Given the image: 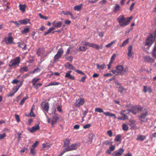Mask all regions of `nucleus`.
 Wrapping results in <instances>:
<instances>
[{
	"label": "nucleus",
	"mask_w": 156,
	"mask_h": 156,
	"mask_svg": "<svg viewBox=\"0 0 156 156\" xmlns=\"http://www.w3.org/2000/svg\"><path fill=\"white\" fill-rule=\"evenodd\" d=\"M140 112V115L138 117L139 120L140 121V123L142 124L145 122L147 121L146 117L148 115L147 110L139 106H136L133 107L131 112L134 114L136 115L139 112Z\"/></svg>",
	"instance_id": "f257e3e1"
},
{
	"label": "nucleus",
	"mask_w": 156,
	"mask_h": 156,
	"mask_svg": "<svg viewBox=\"0 0 156 156\" xmlns=\"http://www.w3.org/2000/svg\"><path fill=\"white\" fill-rule=\"evenodd\" d=\"M128 71V68L126 67L124 68L122 66L119 65L116 67L115 70H112L111 72L114 74L118 75L119 74L122 75H125Z\"/></svg>",
	"instance_id": "f03ea898"
},
{
	"label": "nucleus",
	"mask_w": 156,
	"mask_h": 156,
	"mask_svg": "<svg viewBox=\"0 0 156 156\" xmlns=\"http://www.w3.org/2000/svg\"><path fill=\"white\" fill-rule=\"evenodd\" d=\"M45 50L44 47L40 48L38 49L36 54L38 56H41V58H45L50 53V52L48 51L45 54Z\"/></svg>",
	"instance_id": "7ed1b4c3"
},
{
	"label": "nucleus",
	"mask_w": 156,
	"mask_h": 156,
	"mask_svg": "<svg viewBox=\"0 0 156 156\" xmlns=\"http://www.w3.org/2000/svg\"><path fill=\"white\" fill-rule=\"evenodd\" d=\"M154 37L152 34H149L147 39L145 43V45H151L154 42L156 37V32L154 33Z\"/></svg>",
	"instance_id": "20e7f679"
},
{
	"label": "nucleus",
	"mask_w": 156,
	"mask_h": 156,
	"mask_svg": "<svg viewBox=\"0 0 156 156\" xmlns=\"http://www.w3.org/2000/svg\"><path fill=\"white\" fill-rule=\"evenodd\" d=\"M118 23L121 27H124L128 25L126 18L123 15L120 16L117 19Z\"/></svg>",
	"instance_id": "39448f33"
},
{
	"label": "nucleus",
	"mask_w": 156,
	"mask_h": 156,
	"mask_svg": "<svg viewBox=\"0 0 156 156\" xmlns=\"http://www.w3.org/2000/svg\"><path fill=\"white\" fill-rule=\"evenodd\" d=\"M20 62V58L19 57L15 58L13 60L10 62L9 66L10 67L12 66L15 67L16 65L18 66Z\"/></svg>",
	"instance_id": "423d86ee"
},
{
	"label": "nucleus",
	"mask_w": 156,
	"mask_h": 156,
	"mask_svg": "<svg viewBox=\"0 0 156 156\" xmlns=\"http://www.w3.org/2000/svg\"><path fill=\"white\" fill-rule=\"evenodd\" d=\"M12 33L10 32L8 33V35L9 37H7L5 38V43L7 44H12L13 42V38L12 36Z\"/></svg>",
	"instance_id": "0eeeda50"
},
{
	"label": "nucleus",
	"mask_w": 156,
	"mask_h": 156,
	"mask_svg": "<svg viewBox=\"0 0 156 156\" xmlns=\"http://www.w3.org/2000/svg\"><path fill=\"white\" fill-rule=\"evenodd\" d=\"M78 147V144L77 143H75L71 144L70 146H69L67 147H65V148L66 149V151H68L76 149Z\"/></svg>",
	"instance_id": "6e6552de"
},
{
	"label": "nucleus",
	"mask_w": 156,
	"mask_h": 156,
	"mask_svg": "<svg viewBox=\"0 0 156 156\" xmlns=\"http://www.w3.org/2000/svg\"><path fill=\"white\" fill-rule=\"evenodd\" d=\"M84 99L83 98L78 99L76 102L75 105L76 108H79L80 106L83 105L84 103Z\"/></svg>",
	"instance_id": "1a4fd4ad"
},
{
	"label": "nucleus",
	"mask_w": 156,
	"mask_h": 156,
	"mask_svg": "<svg viewBox=\"0 0 156 156\" xmlns=\"http://www.w3.org/2000/svg\"><path fill=\"white\" fill-rule=\"evenodd\" d=\"M52 119L51 121V125L52 126H54V125L56 123L57 121L59 120V117L58 115L57 114H55V115L52 117Z\"/></svg>",
	"instance_id": "9d476101"
},
{
	"label": "nucleus",
	"mask_w": 156,
	"mask_h": 156,
	"mask_svg": "<svg viewBox=\"0 0 156 156\" xmlns=\"http://www.w3.org/2000/svg\"><path fill=\"white\" fill-rule=\"evenodd\" d=\"M124 150L122 148H120L118 151H115L113 154V155L115 156H120L124 152Z\"/></svg>",
	"instance_id": "9b49d317"
},
{
	"label": "nucleus",
	"mask_w": 156,
	"mask_h": 156,
	"mask_svg": "<svg viewBox=\"0 0 156 156\" xmlns=\"http://www.w3.org/2000/svg\"><path fill=\"white\" fill-rule=\"evenodd\" d=\"M144 60L148 62H154V59L149 56H145L144 57Z\"/></svg>",
	"instance_id": "f8f14e48"
},
{
	"label": "nucleus",
	"mask_w": 156,
	"mask_h": 156,
	"mask_svg": "<svg viewBox=\"0 0 156 156\" xmlns=\"http://www.w3.org/2000/svg\"><path fill=\"white\" fill-rule=\"evenodd\" d=\"M52 24L54 27L59 28L62 27V23L61 21L56 22L54 21L52 22Z\"/></svg>",
	"instance_id": "ddd939ff"
},
{
	"label": "nucleus",
	"mask_w": 156,
	"mask_h": 156,
	"mask_svg": "<svg viewBox=\"0 0 156 156\" xmlns=\"http://www.w3.org/2000/svg\"><path fill=\"white\" fill-rule=\"evenodd\" d=\"M40 127L39 125L35 126H33L31 129L30 130V131L31 133H33L34 132L39 130L40 129Z\"/></svg>",
	"instance_id": "4468645a"
},
{
	"label": "nucleus",
	"mask_w": 156,
	"mask_h": 156,
	"mask_svg": "<svg viewBox=\"0 0 156 156\" xmlns=\"http://www.w3.org/2000/svg\"><path fill=\"white\" fill-rule=\"evenodd\" d=\"M71 72H72V71H68L65 75V77L66 78H68L69 79L74 80L75 79V77L74 76L71 75L70 73Z\"/></svg>",
	"instance_id": "2eb2a0df"
},
{
	"label": "nucleus",
	"mask_w": 156,
	"mask_h": 156,
	"mask_svg": "<svg viewBox=\"0 0 156 156\" xmlns=\"http://www.w3.org/2000/svg\"><path fill=\"white\" fill-rule=\"evenodd\" d=\"M17 44H18V47H19L22 48L23 49H26L27 45L23 42H19L17 43Z\"/></svg>",
	"instance_id": "dca6fc26"
},
{
	"label": "nucleus",
	"mask_w": 156,
	"mask_h": 156,
	"mask_svg": "<svg viewBox=\"0 0 156 156\" xmlns=\"http://www.w3.org/2000/svg\"><path fill=\"white\" fill-rule=\"evenodd\" d=\"M143 91L144 93H146L147 91H148L149 93H151L152 92V90L151 88V87H149L147 89V86H143Z\"/></svg>",
	"instance_id": "f3484780"
},
{
	"label": "nucleus",
	"mask_w": 156,
	"mask_h": 156,
	"mask_svg": "<svg viewBox=\"0 0 156 156\" xmlns=\"http://www.w3.org/2000/svg\"><path fill=\"white\" fill-rule=\"evenodd\" d=\"M132 47L131 46H129L128 48V52L127 55L129 58H131L133 54V52H132Z\"/></svg>",
	"instance_id": "a211bd4d"
},
{
	"label": "nucleus",
	"mask_w": 156,
	"mask_h": 156,
	"mask_svg": "<svg viewBox=\"0 0 156 156\" xmlns=\"http://www.w3.org/2000/svg\"><path fill=\"white\" fill-rule=\"evenodd\" d=\"M28 66H24L21 68L20 69L19 71L22 74L24 73V72H28Z\"/></svg>",
	"instance_id": "6ab92c4d"
},
{
	"label": "nucleus",
	"mask_w": 156,
	"mask_h": 156,
	"mask_svg": "<svg viewBox=\"0 0 156 156\" xmlns=\"http://www.w3.org/2000/svg\"><path fill=\"white\" fill-rule=\"evenodd\" d=\"M70 141V140L69 138H66L64 140L63 147H67L69 146Z\"/></svg>",
	"instance_id": "aec40b11"
},
{
	"label": "nucleus",
	"mask_w": 156,
	"mask_h": 156,
	"mask_svg": "<svg viewBox=\"0 0 156 156\" xmlns=\"http://www.w3.org/2000/svg\"><path fill=\"white\" fill-rule=\"evenodd\" d=\"M120 115L122 116V117H119L118 118V119L124 120L128 119L127 116L126 115V113H120Z\"/></svg>",
	"instance_id": "412c9836"
},
{
	"label": "nucleus",
	"mask_w": 156,
	"mask_h": 156,
	"mask_svg": "<svg viewBox=\"0 0 156 156\" xmlns=\"http://www.w3.org/2000/svg\"><path fill=\"white\" fill-rule=\"evenodd\" d=\"M103 47V46L102 44H101L100 46H99V45L97 44L93 43L92 47H93L94 48L98 50L99 49H102Z\"/></svg>",
	"instance_id": "4be33fe9"
},
{
	"label": "nucleus",
	"mask_w": 156,
	"mask_h": 156,
	"mask_svg": "<svg viewBox=\"0 0 156 156\" xmlns=\"http://www.w3.org/2000/svg\"><path fill=\"white\" fill-rule=\"evenodd\" d=\"M145 138L146 136L144 135H137L136 140H140L141 141H143Z\"/></svg>",
	"instance_id": "5701e85b"
},
{
	"label": "nucleus",
	"mask_w": 156,
	"mask_h": 156,
	"mask_svg": "<svg viewBox=\"0 0 156 156\" xmlns=\"http://www.w3.org/2000/svg\"><path fill=\"white\" fill-rule=\"evenodd\" d=\"M103 114L106 116H110L113 117L115 119L116 118V116L115 114L110 113L109 112H104L103 113Z\"/></svg>",
	"instance_id": "b1692460"
},
{
	"label": "nucleus",
	"mask_w": 156,
	"mask_h": 156,
	"mask_svg": "<svg viewBox=\"0 0 156 156\" xmlns=\"http://www.w3.org/2000/svg\"><path fill=\"white\" fill-rule=\"evenodd\" d=\"M95 136L93 134L91 133V134H90L89 137H88L89 140L87 141V143L89 144H91L92 142V140L93 138Z\"/></svg>",
	"instance_id": "393cba45"
},
{
	"label": "nucleus",
	"mask_w": 156,
	"mask_h": 156,
	"mask_svg": "<svg viewBox=\"0 0 156 156\" xmlns=\"http://www.w3.org/2000/svg\"><path fill=\"white\" fill-rule=\"evenodd\" d=\"M22 25H26L28 23H30V20L28 19H25L23 20H20Z\"/></svg>",
	"instance_id": "a878e982"
},
{
	"label": "nucleus",
	"mask_w": 156,
	"mask_h": 156,
	"mask_svg": "<svg viewBox=\"0 0 156 156\" xmlns=\"http://www.w3.org/2000/svg\"><path fill=\"white\" fill-rule=\"evenodd\" d=\"M83 4L76 5L74 6L73 9L75 11H79L82 9V6Z\"/></svg>",
	"instance_id": "bb28decb"
},
{
	"label": "nucleus",
	"mask_w": 156,
	"mask_h": 156,
	"mask_svg": "<svg viewBox=\"0 0 156 156\" xmlns=\"http://www.w3.org/2000/svg\"><path fill=\"white\" fill-rule=\"evenodd\" d=\"M26 6L25 4L23 5L21 4H20L19 7L20 10L22 12H24L25 11Z\"/></svg>",
	"instance_id": "cd10ccee"
},
{
	"label": "nucleus",
	"mask_w": 156,
	"mask_h": 156,
	"mask_svg": "<svg viewBox=\"0 0 156 156\" xmlns=\"http://www.w3.org/2000/svg\"><path fill=\"white\" fill-rule=\"evenodd\" d=\"M49 108V105L48 102H47L44 105L43 109L44 111H46L47 112H48V111Z\"/></svg>",
	"instance_id": "c85d7f7f"
},
{
	"label": "nucleus",
	"mask_w": 156,
	"mask_h": 156,
	"mask_svg": "<svg viewBox=\"0 0 156 156\" xmlns=\"http://www.w3.org/2000/svg\"><path fill=\"white\" fill-rule=\"evenodd\" d=\"M135 122V121L134 120H129V123L128 125L132 127H134L136 125L134 123Z\"/></svg>",
	"instance_id": "c756f323"
},
{
	"label": "nucleus",
	"mask_w": 156,
	"mask_h": 156,
	"mask_svg": "<svg viewBox=\"0 0 156 156\" xmlns=\"http://www.w3.org/2000/svg\"><path fill=\"white\" fill-rule=\"evenodd\" d=\"M55 29V28L54 27H51L47 31L45 32L44 33V35L46 36V35H47V34H48L49 33L51 32V31H52L53 30H54Z\"/></svg>",
	"instance_id": "7c9ffc66"
},
{
	"label": "nucleus",
	"mask_w": 156,
	"mask_h": 156,
	"mask_svg": "<svg viewBox=\"0 0 156 156\" xmlns=\"http://www.w3.org/2000/svg\"><path fill=\"white\" fill-rule=\"evenodd\" d=\"M64 50L63 48H61L58 49L57 53L56 54L62 56Z\"/></svg>",
	"instance_id": "2f4dec72"
},
{
	"label": "nucleus",
	"mask_w": 156,
	"mask_h": 156,
	"mask_svg": "<svg viewBox=\"0 0 156 156\" xmlns=\"http://www.w3.org/2000/svg\"><path fill=\"white\" fill-rule=\"evenodd\" d=\"M62 56L57 54L54 56L53 61L54 62H56Z\"/></svg>",
	"instance_id": "473e14b6"
},
{
	"label": "nucleus",
	"mask_w": 156,
	"mask_h": 156,
	"mask_svg": "<svg viewBox=\"0 0 156 156\" xmlns=\"http://www.w3.org/2000/svg\"><path fill=\"white\" fill-rule=\"evenodd\" d=\"M96 65L97 69H103L106 66V65L105 64H103L102 65H99L98 64H96Z\"/></svg>",
	"instance_id": "72a5a7b5"
},
{
	"label": "nucleus",
	"mask_w": 156,
	"mask_h": 156,
	"mask_svg": "<svg viewBox=\"0 0 156 156\" xmlns=\"http://www.w3.org/2000/svg\"><path fill=\"white\" fill-rule=\"evenodd\" d=\"M67 64L68 65V68L69 70H75L76 68L75 67L73 66L72 65L70 64L69 62H67Z\"/></svg>",
	"instance_id": "f704fd0d"
},
{
	"label": "nucleus",
	"mask_w": 156,
	"mask_h": 156,
	"mask_svg": "<svg viewBox=\"0 0 156 156\" xmlns=\"http://www.w3.org/2000/svg\"><path fill=\"white\" fill-rule=\"evenodd\" d=\"M60 83L58 82H51L47 85L46 87L53 85H57L60 84Z\"/></svg>",
	"instance_id": "c9c22d12"
},
{
	"label": "nucleus",
	"mask_w": 156,
	"mask_h": 156,
	"mask_svg": "<svg viewBox=\"0 0 156 156\" xmlns=\"http://www.w3.org/2000/svg\"><path fill=\"white\" fill-rule=\"evenodd\" d=\"M62 14H63L64 15H70L72 18L73 16L72 13L69 11H67L66 12L62 11Z\"/></svg>",
	"instance_id": "e433bc0d"
},
{
	"label": "nucleus",
	"mask_w": 156,
	"mask_h": 156,
	"mask_svg": "<svg viewBox=\"0 0 156 156\" xmlns=\"http://www.w3.org/2000/svg\"><path fill=\"white\" fill-rule=\"evenodd\" d=\"M122 129L123 130L127 131L129 129V127L126 124H123L122 125Z\"/></svg>",
	"instance_id": "4c0bfd02"
},
{
	"label": "nucleus",
	"mask_w": 156,
	"mask_h": 156,
	"mask_svg": "<svg viewBox=\"0 0 156 156\" xmlns=\"http://www.w3.org/2000/svg\"><path fill=\"white\" fill-rule=\"evenodd\" d=\"M94 111L99 113H104V111L102 108H96L94 109Z\"/></svg>",
	"instance_id": "58836bf2"
},
{
	"label": "nucleus",
	"mask_w": 156,
	"mask_h": 156,
	"mask_svg": "<svg viewBox=\"0 0 156 156\" xmlns=\"http://www.w3.org/2000/svg\"><path fill=\"white\" fill-rule=\"evenodd\" d=\"M121 136L120 135H117L115 137V139L114 140L117 142H119L121 141Z\"/></svg>",
	"instance_id": "ea45409f"
},
{
	"label": "nucleus",
	"mask_w": 156,
	"mask_h": 156,
	"mask_svg": "<svg viewBox=\"0 0 156 156\" xmlns=\"http://www.w3.org/2000/svg\"><path fill=\"white\" fill-rule=\"evenodd\" d=\"M120 7L119 5L117 4H116L115 5V7L114 8V12H116L117 11L120 9Z\"/></svg>",
	"instance_id": "a19ab883"
},
{
	"label": "nucleus",
	"mask_w": 156,
	"mask_h": 156,
	"mask_svg": "<svg viewBox=\"0 0 156 156\" xmlns=\"http://www.w3.org/2000/svg\"><path fill=\"white\" fill-rule=\"evenodd\" d=\"M129 39L128 38L126 40L122 43V44L120 46L121 47H124L128 44Z\"/></svg>",
	"instance_id": "79ce46f5"
},
{
	"label": "nucleus",
	"mask_w": 156,
	"mask_h": 156,
	"mask_svg": "<svg viewBox=\"0 0 156 156\" xmlns=\"http://www.w3.org/2000/svg\"><path fill=\"white\" fill-rule=\"evenodd\" d=\"M30 29L29 28H24L23 30L21 31L22 34L29 32Z\"/></svg>",
	"instance_id": "37998d69"
},
{
	"label": "nucleus",
	"mask_w": 156,
	"mask_h": 156,
	"mask_svg": "<svg viewBox=\"0 0 156 156\" xmlns=\"http://www.w3.org/2000/svg\"><path fill=\"white\" fill-rule=\"evenodd\" d=\"M28 98V97L23 98L22 100L21 101L20 103V105H23L24 104V103L25 102V101Z\"/></svg>",
	"instance_id": "c03bdc74"
},
{
	"label": "nucleus",
	"mask_w": 156,
	"mask_h": 156,
	"mask_svg": "<svg viewBox=\"0 0 156 156\" xmlns=\"http://www.w3.org/2000/svg\"><path fill=\"white\" fill-rule=\"evenodd\" d=\"M40 80V79L39 78H37V77H35L32 80L31 82H34V83L37 84L36 83Z\"/></svg>",
	"instance_id": "a18cd8bd"
},
{
	"label": "nucleus",
	"mask_w": 156,
	"mask_h": 156,
	"mask_svg": "<svg viewBox=\"0 0 156 156\" xmlns=\"http://www.w3.org/2000/svg\"><path fill=\"white\" fill-rule=\"evenodd\" d=\"M87 48L85 46H80L79 48V50L80 51H85Z\"/></svg>",
	"instance_id": "49530a36"
},
{
	"label": "nucleus",
	"mask_w": 156,
	"mask_h": 156,
	"mask_svg": "<svg viewBox=\"0 0 156 156\" xmlns=\"http://www.w3.org/2000/svg\"><path fill=\"white\" fill-rule=\"evenodd\" d=\"M116 41V40L113 41H112L110 43L106 45L105 47L106 48H108L110 47L112 45L114 44Z\"/></svg>",
	"instance_id": "de8ad7c7"
},
{
	"label": "nucleus",
	"mask_w": 156,
	"mask_h": 156,
	"mask_svg": "<svg viewBox=\"0 0 156 156\" xmlns=\"http://www.w3.org/2000/svg\"><path fill=\"white\" fill-rule=\"evenodd\" d=\"M51 112L50 114H52L55 113L56 111V109L54 106H53L51 108Z\"/></svg>",
	"instance_id": "09e8293b"
},
{
	"label": "nucleus",
	"mask_w": 156,
	"mask_h": 156,
	"mask_svg": "<svg viewBox=\"0 0 156 156\" xmlns=\"http://www.w3.org/2000/svg\"><path fill=\"white\" fill-rule=\"evenodd\" d=\"M42 83H37L36 84V86H35V87H34V88L36 90H37L39 87H40L42 85Z\"/></svg>",
	"instance_id": "8fccbe9b"
},
{
	"label": "nucleus",
	"mask_w": 156,
	"mask_h": 156,
	"mask_svg": "<svg viewBox=\"0 0 156 156\" xmlns=\"http://www.w3.org/2000/svg\"><path fill=\"white\" fill-rule=\"evenodd\" d=\"M131 112V110H121L120 113H126V114H128L130 112Z\"/></svg>",
	"instance_id": "3c124183"
},
{
	"label": "nucleus",
	"mask_w": 156,
	"mask_h": 156,
	"mask_svg": "<svg viewBox=\"0 0 156 156\" xmlns=\"http://www.w3.org/2000/svg\"><path fill=\"white\" fill-rule=\"evenodd\" d=\"M6 136L5 133L0 134V140L4 138Z\"/></svg>",
	"instance_id": "603ef678"
},
{
	"label": "nucleus",
	"mask_w": 156,
	"mask_h": 156,
	"mask_svg": "<svg viewBox=\"0 0 156 156\" xmlns=\"http://www.w3.org/2000/svg\"><path fill=\"white\" fill-rule=\"evenodd\" d=\"M66 60H68L71 62H72L73 60V58L72 56H70L68 57H66Z\"/></svg>",
	"instance_id": "864d4df0"
},
{
	"label": "nucleus",
	"mask_w": 156,
	"mask_h": 156,
	"mask_svg": "<svg viewBox=\"0 0 156 156\" xmlns=\"http://www.w3.org/2000/svg\"><path fill=\"white\" fill-rule=\"evenodd\" d=\"M153 56L156 58V46L155 47L152 52Z\"/></svg>",
	"instance_id": "5fc2aeb1"
},
{
	"label": "nucleus",
	"mask_w": 156,
	"mask_h": 156,
	"mask_svg": "<svg viewBox=\"0 0 156 156\" xmlns=\"http://www.w3.org/2000/svg\"><path fill=\"white\" fill-rule=\"evenodd\" d=\"M15 119L17 122H19L20 121V117L19 115L17 114L15 115Z\"/></svg>",
	"instance_id": "6e6d98bb"
},
{
	"label": "nucleus",
	"mask_w": 156,
	"mask_h": 156,
	"mask_svg": "<svg viewBox=\"0 0 156 156\" xmlns=\"http://www.w3.org/2000/svg\"><path fill=\"white\" fill-rule=\"evenodd\" d=\"M117 88L119 89V90H118V92H120V93H122L123 92L124 88L122 86H120L119 87H117Z\"/></svg>",
	"instance_id": "4d7b16f0"
},
{
	"label": "nucleus",
	"mask_w": 156,
	"mask_h": 156,
	"mask_svg": "<svg viewBox=\"0 0 156 156\" xmlns=\"http://www.w3.org/2000/svg\"><path fill=\"white\" fill-rule=\"evenodd\" d=\"M15 24L16 26L18 27H19L20 25H22L20 20H19L17 21H16Z\"/></svg>",
	"instance_id": "13d9d810"
},
{
	"label": "nucleus",
	"mask_w": 156,
	"mask_h": 156,
	"mask_svg": "<svg viewBox=\"0 0 156 156\" xmlns=\"http://www.w3.org/2000/svg\"><path fill=\"white\" fill-rule=\"evenodd\" d=\"M133 19V17L132 16H130L129 17H127L126 18V22L127 23H128V25L130 22L131 20Z\"/></svg>",
	"instance_id": "bf43d9fd"
},
{
	"label": "nucleus",
	"mask_w": 156,
	"mask_h": 156,
	"mask_svg": "<svg viewBox=\"0 0 156 156\" xmlns=\"http://www.w3.org/2000/svg\"><path fill=\"white\" fill-rule=\"evenodd\" d=\"M30 153L32 155H35V149L31 148L30 149Z\"/></svg>",
	"instance_id": "052dcab7"
},
{
	"label": "nucleus",
	"mask_w": 156,
	"mask_h": 156,
	"mask_svg": "<svg viewBox=\"0 0 156 156\" xmlns=\"http://www.w3.org/2000/svg\"><path fill=\"white\" fill-rule=\"evenodd\" d=\"M91 126V125L90 124H87L84 125L83 126V128L84 129H87L89 128Z\"/></svg>",
	"instance_id": "680f3d73"
},
{
	"label": "nucleus",
	"mask_w": 156,
	"mask_h": 156,
	"mask_svg": "<svg viewBox=\"0 0 156 156\" xmlns=\"http://www.w3.org/2000/svg\"><path fill=\"white\" fill-rule=\"evenodd\" d=\"M62 107L61 105H58L57 107V111L59 112H61L62 111Z\"/></svg>",
	"instance_id": "e2e57ef3"
},
{
	"label": "nucleus",
	"mask_w": 156,
	"mask_h": 156,
	"mask_svg": "<svg viewBox=\"0 0 156 156\" xmlns=\"http://www.w3.org/2000/svg\"><path fill=\"white\" fill-rule=\"evenodd\" d=\"M135 3H133L130 5L129 7V10L130 11H132L134 8V5L135 4Z\"/></svg>",
	"instance_id": "0e129e2a"
},
{
	"label": "nucleus",
	"mask_w": 156,
	"mask_h": 156,
	"mask_svg": "<svg viewBox=\"0 0 156 156\" xmlns=\"http://www.w3.org/2000/svg\"><path fill=\"white\" fill-rule=\"evenodd\" d=\"M93 44V43H89L88 42H87L84 44V45L90 47H92Z\"/></svg>",
	"instance_id": "69168bd1"
},
{
	"label": "nucleus",
	"mask_w": 156,
	"mask_h": 156,
	"mask_svg": "<svg viewBox=\"0 0 156 156\" xmlns=\"http://www.w3.org/2000/svg\"><path fill=\"white\" fill-rule=\"evenodd\" d=\"M75 71L79 74H80L82 75H84L85 74L81 70L78 69H76L75 70Z\"/></svg>",
	"instance_id": "338daca9"
},
{
	"label": "nucleus",
	"mask_w": 156,
	"mask_h": 156,
	"mask_svg": "<svg viewBox=\"0 0 156 156\" xmlns=\"http://www.w3.org/2000/svg\"><path fill=\"white\" fill-rule=\"evenodd\" d=\"M107 133L110 137H111L112 136V133L111 130H110L108 131Z\"/></svg>",
	"instance_id": "774afa93"
}]
</instances>
